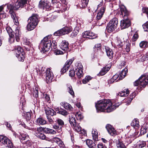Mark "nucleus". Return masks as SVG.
Segmentation results:
<instances>
[{"label": "nucleus", "mask_w": 148, "mask_h": 148, "mask_svg": "<svg viewBox=\"0 0 148 148\" xmlns=\"http://www.w3.org/2000/svg\"><path fill=\"white\" fill-rule=\"evenodd\" d=\"M120 105L119 103L114 105L112 103L110 100L104 99L99 101L97 103H96L95 107L97 112H110L115 109Z\"/></svg>", "instance_id": "f257e3e1"}, {"label": "nucleus", "mask_w": 148, "mask_h": 148, "mask_svg": "<svg viewBox=\"0 0 148 148\" xmlns=\"http://www.w3.org/2000/svg\"><path fill=\"white\" fill-rule=\"evenodd\" d=\"M50 38V37L49 36H47L45 37L41 41L40 46L44 52L48 51L52 44L53 46H56V45L55 41H53L52 43H51Z\"/></svg>", "instance_id": "f03ea898"}, {"label": "nucleus", "mask_w": 148, "mask_h": 148, "mask_svg": "<svg viewBox=\"0 0 148 148\" xmlns=\"http://www.w3.org/2000/svg\"><path fill=\"white\" fill-rule=\"evenodd\" d=\"M18 27H16L15 31V33L14 32L12 29L10 27H8L6 28V30L9 34L10 38L9 39V41L10 43H13L15 40V36L16 40L17 42H18L20 40V34L19 30L18 29Z\"/></svg>", "instance_id": "7ed1b4c3"}, {"label": "nucleus", "mask_w": 148, "mask_h": 148, "mask_svg": "<svg viewBox=\"0 0 148 148\" xmlns=\"http://www.w3.org/2000/svg\"><path fill=\"white\" fill-rule=\"evenodd\" d=\"M118 24V20L116 18H114L110 20L106 27L108 32H111L114 31L116 28Z\"/></svg>", "instance_id": "20e7f679"}, {"label": "nucleus", "mask_w": 148, "mask_h": 148, "mask_svg": "<svg viewBox=\"0 0 148 148\" xmlns=\"http://www.w3.org/2000/svg\"><path fill=\"white\" fill-rule=\"evenodd\" d=\"M148 84V75H142L138 80L134 83L135 86H137L138 85L143 87H145Z\"/></svg>", "instance_id": "39448f33"}, {"label": "nucleus", "mask_w": 148, "mask_h": 148, "mask_svg": "<svg viewBox=\"0 0 148 148\" xmlns=\"http://www.w3.org/2000/svg\"><path fill=\"white\" fill-rule=\"evenodd\" d=\"M72 30V29L71 27H66L55 32L54 35L56 36L62 35L69 33Z\"/></svg>", "instance_id": "423d86ee"}, {"label": "nucleus", "mask_w": 148, "mask_h": 148, "mask_svg": "<svg viewBox=\"0 0 148 148\" xmlns=\"http://www.w3.org/2000/svg\"><path fill=\"white\" fill-rule=\"evenodd\" d=\"M58 125H55L53 126V128L58 132H60L62 131V127L64 125V121L60 119H58L56 121Z\"/></svg>", "instance_id": "0eeeda50"}, {"label": "nucleus", "mask_w": 148, "mask_h": 148, "mask_svg": "<svg viewBox=\"0 0 148 148\" xmlns=\"http://www.w3.org/2000/svg\"><path fill=\"white\" fill-rule=\"evenodd\" d=\"M45 79L47 83H50L51 82L53 78V75L50 68H48L45 72Z\"/></svg>", "instance_id": "6e6552de"}, {"label": "nucleus", "mask_w": 148, "mask_h": 148, "mask_svg": "<svg viewBox=\"0 0 148 148\" xmlns=\"http://www.w3.org/2000/svg\"><path fill=\"white\" fill-rule=\"evenodd\" d=\"M27 1L29 3V0H21L20 2H17L15 3V6L14 8V10H18L20 7L23 8L25 6L26 4H27Z\"/></svg>", "instance_id": "1a4fd4ad"}, {"label": "nucleus", "mask_w": 148, "mask_h": 148, "mask_svg": "<svg viewBox=\"0 0 148 148\" xmlns=\"http://www.w3.org/2000/svg\"><path fill=\"white\" fill-rule=\"evenodd\" d=\"M73 60L71 59L69 60H67L66 61L64 66L61 69L60 71L61 74H63L64 73H65L68 70L69 67L73 62Z\"/></svg>", "instance_id": "9d476101"}, {"label": "nucleus", "mask_w": 148, "mask_h": 148, "mask_svg": "<svg viewBox=\"0 0 148 148\" xmlns=\"http://www.w3.org/2000/svg\"><path fill=\"white\" fill-rule=\"evenodd\" d=\"M39 6L40 8L49 9L51 6V5L47 0H41L39 2Z\"/></svg>", "instance_id": "9b49d317"}, {"label": "nucleus", "mask_w": 148, "mask_h": 148, "mask_svg": "<svg viewBox=\"0 0 148 148\" xmlns=\"http://www.w3.org/2000/svg\"><path fill=\"white\" fill-rule=\"evenodd\" d=\"M83 37L89 39H94L97 37V35L93 32L86 31L83 33Z\"/></svg>", "instance_id": "f8f14e48"}, {"label": "nucleus", "mask_w": 148, "mask_h": 148, "mask_svg": "<svg viewBox=\"0 0 148 148\" xmlns=\"http://www.w3.org/2000/svg\"><path fill=\"white\" fill-rule=\"evenodd\" d=\"M130 25L129 20L126 19L122 20L121 21V26L122 29H125L128 27Z\"/></svg>", "instance_id": "ddd939ff"}, {"label": "nucleus", "mask_w": 148, "mask_h": 148, "mask_svg": "<svg viewBox=\"0 0 148 148\" xmlns=\"http://www.w3.org/2000/svg\"><path fill=\"white\" fill-rule=\"evenodd\" d=\"M29 22L34 23V24L37 25L38 22V16L36 14H33L29 17L28 20Z\"/></svg>", "instance_id": "4468645a"}, {"label": "nucleus", "mask_w": 148, "mask_h": 148, "mask_svg": "<svg viewBox=\"0 0 148 148\" xmlns=\"http://www.w3.org/2000/svg\"><path fill=\"white\" fill-rule=\"evenodd\" d=\"M106 128L110 135L114 136L116 134V132L115 130L111 125L107 124L106 126Z\"/></svg>", "instance_id": "2eb2a0df"}, {"label": "nucleus", "mask_w": 148, "mask_h": 148, "mask_svg": "<svg viewBox=\"0 0 148 148\" xmlns=\"http://www.w3.org/2000/svg\"><path fill=\"white\" fill-rule=\"evenodd\" d=\"M68 42L66 40H63L61 43L60 45V47L64 51H66L68 49Z\"/></svg>", "instance_id": "dca6fc26"}, {"label": "nucleus", "mask_w": 148, "mask_h": 148, "mask_svg": "<svg viewBox=\"0 0 148 148\" xmlns=\"http://www.w3.org/2000/svg\"><path fill=\"white\" fill-rule=\"evenodd\" d=\"M105 9L106 8L104 6L101 8L100 10L97 13L96 16L97 20H99L101 18L105 11Z\"/></svg>", "instance_id": "f3484780"}, {"label": "nucleus", "mask_w": 148, "mask_h": 148, "mask_svg": "<svg viewBox=\"0 0 148 148\" xmlns=\"http://www.w3.org/2000/svg\"><path fill=\"white\" fill-rule=\"evenodd\" d=\"M7 8L8 9L10 10L9 12L11 14L12 18L13 19L16 18V15L14 12V8L12 5L10 4H7Z\"/></svg>", "instance_id": "a211bd4d"}, {"label": "nucleus", "mask_w": 148, "mask_h": 148, "mask_svg": "<svg viewBox=\"0 0 148 148\" xmlns=\"http://www.w3.org/2000/svg\"><path fill=\"white\" fill-rule=\"evenodd\" d=\"M61 105H62L64 108L68 110L72 111L73 110V108L71 106V105L65 102H62L61 103Z\"/></svg>", "instance_id": "6ab92c4d"}, {"label": "nucleus", "mask_w": 148, "mask_h": 148, "mask_svg": "<svg viewBox=\"0 0 148 148\" xmlns=\"http://www.w3.org/2000/svg\"><path fill=\"white\" fill-rule=\"evenodd\" d=\"M105 49L107 56L110 58H112L113 56V53L112 50L108 47H106Z\"/></svg>", "instance_id": "aec40b11"}, {"label": "nucleus", "mask_w": 148, "mask_h": 148, "mask_svg": "<svg viewBox=\"0 0 148 148\" xmlns=\"http://www.w3.org/2000/svg\"><path fill=\"white\" fill-rule=\"evenodd\" d=\"M127 68H124L121 72V73L120 74V76L119 78V79L117 80L116 82L118 81L119 80H120L122 79L123 78H124L126 76V74L127 73Z\"/></svg>", "instance_id": "412c9836"}, {"label": "nucleus", "mask_w": 148, "mask_h": 148, "mask_svg": "<svg viewBox=\"0 0 148 148\" xmlns=\"http://www.w3.org/2000/svg\"><path fill=\"white\" fill-rule=\"evenodd\" d=\"M28 22V23L27 26V28L28 31H30L33 30L37 25L29 22Z\"/></svg>", "instance_id": "4be33fe9"}, {"label": "nucleus", "mask_w": 148, "mask_h": 148, "mask_svg": "<svg viewBox=\"0 0 148 148\" xmlns=\"http://www.w3.org/2000/svg\"><path fill=\"white\" fill-rule=\"evenodd\" d=\"M45 112L47 115H50L53 116L56 114L54 110L52 108H48L45 110Z\"/></svg>", "instance_id": "5701e85b"}, {"label": "nucleus", "mask_w": 148, "mask_h": 148, "mask_svg": "<svg viewBox=\"0 0 148 148\" xmlns=\"http://www.w3.org/2000/svg\"><path fill=\"white\" fill-rule=\"evenodd\" d=\"M93 139L95 141L98 140V132L96 129H93L92 132Z\"/></svg>", "instance_id": "b1692460"}, {"label": "nucleus", "mask_w": 148, "mask_h": 148, "mask_svg": "<svg viewBox=\"0 0 148 148\" xmlns=\"http://www.w3.org/2000/svg\"><path fill=\"white\" fill-rule=\"evenodd\" d=\"M120 10L122 16H125L128 15V12L124 6H122L121 7Z\"/></svg>", "instance_id": "393cba45"}, {"label": "nucleus", "mask_w": 148, "mask_h": 148, "mask_svg": "<svg viewBox=\"0 0 148 148\" xmlns=\"http://www.w3.org/2000/svg\"><path fill=\"white\" fill-rule=\"evenodd\" d=\"M36 123L38 125H43L47 123V121L43 118H39L37 119Z\"/></svg>", "instance_id": "a878e982"}, {"label": "nucleus", "mask_w": 148, "mask_h": 148, "mask_svg": "<svg viewBox=\"0 0 148 148\" xmlns=\"http://www.w3.org/2000/svg\"><path fill=\"white\" fill-rule=\"evenodd\" d=\"M131 124L132 126L136 129L138 128L139 126V121H138V120L136 119H134L132 121Z\"/></svg>", "instance_id": "bb28decb"}, {"label": "nucleus", "mask_w": 148, "mask_h": 148, "mask_svg": "<svg viewBox=\"0 0 148 148\" xmlns=\"http://www.w3.org/2000/svg\"><path fill=\"white\" fill-rule=\"evenodd\" d=\"M52 140L60 146H62L63 144V142L60 139L56 137L53 138H52Z\"/></svg>", "instance_id": "cd10ccee"}, {"label": "nucleus", "mask_w": 148, "mask_h": 148, "mask_svg": "<svg viewBox=\"0 0 148 148\" xmlns=\"http://www.w3.org/2000/svg\"><path fill=\"white\" fill-rule=\"evenodd\" d=\"M74 115L71 114L69 116V121L71 125H74L76 123V120L74 116Z\"/></svg>", "instance_id": "c85d7f7f"}, {"label": "nucleus", "mask_w": 148, "mask_h": 148, "mask_svg": "<svg viewBox=\"0 0 148 148\" xmlns=\"http://www.w3.org/2000/svg\"><path fill=\"white\" fill-rule=\"evenodd\" d=\"M45 132L46 134H55L56 132L54 130L45 127Z\"/></svg>", "instance_id": "c756f323"}, {"label": "nucleus", "mask_w": 148, "mask_h": 148, "mask_svg": "<svg viewBox=\"0 0 148 148\" xmlns=\"http://www.w3.org/2000/svg\"><path fill=\"white\" fill-rule=\"evenodd\" d=\"M129 94V92L127 89H125L118 93V95L121 97L127 96Z\"/></svg>", "instance_id": "7c9ffc66"}, {"label": "nucleus", "mask_w": 148, "mask_h": 148, "mask_svg": "<svg viewBox=\"0 0 148 148\" xmlns=\"http://www.w3.org/2000/svg\"><path fill=\"white\" fill-rule=\"evenodd\" d=\"M89 0H81L79 4L80 7L84 8L86 7L88 3Z\"/></svg>", "instance_id": "2f4dec72"}, {"label": "nucleus", "mask_w": 148, "mask_h": 148, "mask_svg": "<svg viewBox=\"0 0 148 148\" xmlns=\"http://www.w3.org/2000/svg\"><path fill=\"white\" fill-rule=\"evenodd\" d=\"M146 143L144 141H140L136 144L135 148H141L144 147L146 145Z\"/></svg>", "instance_id": "473e14b6"}, {"label": "nucleus", "mask_w": 148, "mask_h": 148, "mask_svg": "<svg viewBox=\"0 0 148 148\" xmlns=\"http://www.w3.org/2000/svg\"><path fill=\"white\" fill-rule=\"evenodd\" d=\"M77 132H80L81 130V127L79 124L76 123L74 125L71 126Z\"/></svg>", "instance_id": "72a5a7b5"}, {"label": "nucleus", "mask_w": 148, "mask_h": 148, "mask_svg": "<svg viewBox=\"0 0 148 148\" xmlns=\"http://www.w3.org/2000/svg\"><path fill=\"white\" fill-rule=\"evenodd\" d=\"M110 69V68L107 66H105L102 69L99 73V74L101 75H103Z\"/></svg>", "instance_id": "f704fd0d"}, {"label": "nucleus", "mask_w": 148, "mask_h": 148, "mask_svg": "<svg viewBox=\"0 0 148 148\" xmlns=\"http://www.w3.org/2000/svg\"><path fill=\"white\" fill-rule=\"evenodd\" d=\"M45 127H39L36 128L34 130L36 134L37 135L38 134L41 133L40 132H42L43 131L45 132Z\"/></svg>", "instance_id": "c9c22d12"}, {"label": "nucleus", "mask_w": 148, "mask_h": 148, "mask_svg": "<svg viewBox=\"0 0 148 148\" xmlns=\"http://www.w3.org/2000/svg\"><path fill=\"white\" fill-rule=\"evenodd\" d=\"M7 142H5V145H6V147L8 148H13V145L11 140L8 138L6 140Z\"/></svg>", "instance_id": "e433bc0d"}, {"label": "nucleus", "mask_w": 148, "mask_h": 148, "mask_svg": "<svg viewBox=\"0 0 148 148\" xmlns=\"http://www.w3.org/2000/svg\"><path fill=\"white\" fill-rule=\"evenodd\" d=\"M19 138L22 140H28L29 138L28 136L25 134H20L19 136Z\"/></svg>", "instance_id": "4c0bfd02"}, {"label": "nucleus", "mask_w": 148, "mask_h": 148, "mask_svg": "<svg viewBox=\"0 0 148 148\" xmlns=\"http://www.w3.org/2000/svg\"><path fill=\"white\" fill-rule=\"evenodd\" d=\"M15 51L16 54H17V53L18 54L24 53L23 49L21 47L18 46L15 48Z\"/></svg>", "instance_id": "58836bf2"}, {"label": "nucleus", "mask_w": 148, "mask_h": 148, "mask_svg": "<svg viewBox=\"0 0 148 148\" xmlns=\"http://www.w3.org/2000/svg\"><path fill=\"white\" fill-rule=\"evenodd\" d=\"M67 87L69 92L71 95L74 97V93L71 86L70 84H68L67 85Z\"/></svg>", "instance_id": "ea45409f"}, {"label": "nucleus", "mask_w": 148, "mask_h": 148, "mask_svg": "<svg viewBox=\"0 0 148 148\" xmlns=\"http://www.w3.org/2000/svg\"><path fill=\"white\" fill-rule=\"evenodd\" d=\"M24 53L21 54H18L17 53L16 54V57L18 58L19 61H23L24 60V57L23 56Z\"/></svg>", "instance_id": "a19ab883"}, {"label": "nucleus", "mask_w": 148, "mask_h": 148, "mask_svg": "<svg viewBox=\"0 0 148 148\" xmlns=\"http://www.w3.org/2000/svg\"><path fill=\"white\" fill-rule=\"evenodd\" d=\"M8 138L5 136L0 135V142L2 143L3 144H5V142H7L6 140Z\"/></svg>", "instance_id": "79ce46f5"}, {"label": "nucleus", "mask_w": 148, "mask_h": 148, "mask_svg": "<svg viewBox=\"0 0 148 148\" xmlns=\"http://www.w3.org/2000/svg\"><path fill=\"white\" fill-rule=\"evenodd\" d=\"M75 116L77 120H81L83 118V116L80 112H77L75 114Z\"/></svg>", "instance_id": "37998d69"}, {"label": "nucleus", "mask_w": 148, "mask_h": 148, "mask_svg": "<svg viewBox=\"0 0 148 148\" xmlns=\"http://www.w3.org/2000/svg\"><path fill=\"white\" fill-rule=\"evenodd\" d=\"M92 78L89 76H87L82 80V83L86 84Z\"/></svg>", "instance_id": "c03bdc74"}, {"label": "nucleus", "mask_w": 148, "mask_h": 148, "mask_svg": "<svg viewBox=\"0 0 148 148\" xmlns=\"http://www.w3.org/2000/svg\"><path fill=\"white\" fill-rule=\"evenodd\" d=\"M76 74L78 77L79 78H81L84 75V73L83 71V70H80L78 71H75Z\"/></svg>", "instance_id": "a18cd8bd"}, {"label": "nucleus", "mask_w": 148, "mask_h": 148, "mask_svg": "<svg viewBox=\"0 0 148 148\" xmlns=\"http://www.w3.org/2000/svg\"><path fill=\"white\" fill-rule=\"evenodd\" d=\"M124 45L125 46V49L127 52H129L130 50V44L128 41L124 43Z\"/></svg>", "instance_id": "49530a36"}, {"label": "nucleus", "mask_w": 148, "mask_h": 148, "mask_svg": "<svg viewBox=\"0 0 148 148\" xmlns=\"http://www.w3.org/2000/svg\"><path fill=\"white\" fill-rule=\"evenodd\" d=\"M136 134V133H134V134L133 135H132L131 136V138H128L126 139V141L127 143H131L132 141L134 140V139L135 138V136Z\"/></svg>", "instance_id": "de8ad7c7"}, {"label": "nucleus", "mask_w": 148, "mask_h": 148, "mask_svg": "<svg viewBox=\"0 0 148 148\" xmlns=\"http://www.w3.org/2000/svg\"><path fill=\"white\" fill-rule=\"evenodd\" d=\"M119 77V75H118L116 74L115 75H114L112 78L109 81V82H110L111 83L113 82L116 80Z\"/></svg>", "instance_id": "09e8293b"}, {"label": "nucleus", "mask_w": 148, "mask_h": 148, "mask_svg": "<svg viewBox=\"0 0 148 148\" xmlns=\"http://www.w3.org/2000/svg\"><path fill=\"white\" fill-rule=\"evenodd\" d=\"M147 130V129L146 127H141L140 130V134L141 135H143L145 134Z\"/></svg>", "instance_id": "8fccbe9b"}, {"label": "nucleus", "mask_w": 148, "mask_h": 148, "mask_svg": "<svg viewBox=\"0 0 148 148\" xmlns=\"http://www.w3.org/2000/svg\"><path fill=\"white\" fill-rule=\"evenodd\" d=\"M101 45L100 44H96L94 47V49L95 51L99 50L100 49Z\"/></svg>", "instance_id": "3c124183"}, {"label": "nucleus", "mask_w": 148, "mask_h": 148, "mask_svg": "<svg viewBox=\"0 0 148 148\" xmlns=\"http://www.w3.org/2000/svg\"><path fill=\"white\" fill-rule=\"evenodd\" d=\"M36 136H38V137L41 139L42 140L46 139V138L45 135L44 134L42 133L38 134L37 135H36Z\"/></svg>", "instance_id": "603ef678"}, {"label": "nucleus", "mask_w": 148, "mask_h": 148, "mask_svg": "<svg viewBox=\"0 0 148 148\" xmlns=\"http://www.w3.org/2000/svg\"><path fill=\"white\" fill-rule=\"evenodd\" d=\"M59 112L60 114L64 116L68 114L67 112L64 109L61 110H59Z\"/></svg>", "instance_id": "864d4df0"}, {"label": "nucleus", "mask_w": 148, "mask_h": 148, "mask_svg": "<svg viewBox=\"0 0 148 148\" xmlns=\"http://www.w3.org/2000/svg\"><path fill=\"white\" fill-rule=\"evenodd\" d=\"M75 71H78L80 70H83V66L81 63H78L76 66V68H75Z\"/></svg>", "instance_id": "5fc2aeb1"}, {"label": "nucleus", "mask_w": 148, "mask_h": 148, "mask_svg": "<svg viewBox=\"0 0 148 148\" xmlns=\"http://www.w3.org/2000/svg\"><path fill=\"white\" fill-rule=\"evenodd\" d=\"M143 26L145 31L148 32V22H146L144 24Z\"/></svg>", "instance_id": "6e6d98bb"}, {"label": "nucleus", "mask_w": 148, "mask_h": 148, "mask_svg": "<svg viewBox=\"0 0 148 148\" xmlns=\"http://www.w3.org/2000/svg\"><path fill=\"white\" fill-rule=\"evenodd\" d=\"M147 45V43L145 41H142L140 43L139 45L140 47L143 48L145 47Z\"/></svg>", "instance_id": "4d7b16f0"}, {"label": "nucleus", "mask_w": 148, "mask_h": 148, "mask_svg": "<svg viewBox=\"0 0 148 148\" xmlns=\"http://www.w3.org/2000/svg\"><path fill=\"white\" fill-rule=\"evenodd\" d=\"M79 32L78 30H75L73 31L71 34V36L72 38H73L76 36Z\"/></svg>", "instance_id": "13d9d810"}, {"label": "nucleus", "mask_w": 148, "mask_h": 148, "mask_svg": "<svg viewBox=\"0 0 148 148\" xmlns=\"http://www.w3.org/2000/svg\"><path fill=\"white\" fill-rule=\"evenodd\" d=\"M117 146L119 148H125V147L124 144L121 142L118 143Z\"/></svg>", "instance_id": "bf43d9fd"}, {"label": "nucleus", "mask_w": 148, "mask_h": 148, "mask_svg": "<svg viewBox=\"0 0 148 148\" xmlns=\"http://www.w3.org/2000/svg\"><path fill=\"white\" fill-rule=\"evenodd\" d=\"M138 37V34L137 32H136L135 34H134L133 36L132 39V41H136Z\"/></svg>", "instance_id": "052dcab7"}, {"label": "nucleus", "mask_w": 148, "mask_h": 148, "mask_svg": "<svg viewBox=\"0 0 148 148\" xmlns=\"http://www.w3.org/2000/svg\"><path fill=\"white\" fill-rule=\"evenodd\" d=\"M54 53L56 55H61L64 53L60 50H56L54 51Z\"/></svg>", "instance_id": "680f3d73"}, {"label": "nucleus", "mask_w": 148, "mask_h": 148, "mask_svg": "<svg viewBox=\"0 0 148 148\" xmlns=\"http://www.w3.org/2000/svg\"><path fill=\"white\" fill-rule=\"evenodd\" d=\"M117 45L119 47H121L123 45V42L122 41L120 38H118L117 42H116Z\"/></svg>", "instance_id": "e2e57ef3"}, {"label": "nucleus", "mask_w": 148, "mask_h": 148, "mask_svg": "<svg viewBox=\"0 0 148 148\" xmlns=\"http://www.w3.org/2000/svg\"><path fill=\"white\" fill-rule=\"evenodd\" d=\"M33 94L34 96L36 97V98L38 97V88H35V90H34Z\"/></svg>", "instance_id": "0e129e2a"}, {"label": "nucleus", "mask_w": 148, "mask_h": 148, "mask_svg": "<svg viewBox=\"0 0 148 148\" xmlns=\"http://www.w3.org/2000/svg\"><path fill=\"white\" fill-rule=\"evenodd\" d=\"M93 142L92 140L90 139H88L86 140V143L88 146L89 147Z\"/></svg>", "instance_id": "69168bd1"}, {"label": "nucleus", "mask_w": 148, "mask_h": 148, "mask_svg": "<svg viewBox=\"0 0 148 148\" xmlns=\"http://www.w3.org/2000/svg\"><path fill=\"white\" fill-rule=\"evenodd\" d=\"M86 37H83V33L82 34V36L80 37L79 38H78V40L79 41V43H82L85 40V38Z\"/></svg>", "instance_id": "338daca9"}, {"label": "nucleus", "mask_w": 148, "mask_h": 148, "mask_svg": "<svg viewBox=\"0 0 148 148\" xmlns=\"http://www.w3.org/2000/svg\"><path fill=\"white\" fill-rule=\"evenodd\" d=\"M23 42L25 45H28L29 44V42L28 39L26 38H24Z\"/></svg>", "instance_id": "774afa93"}]
</instances>
